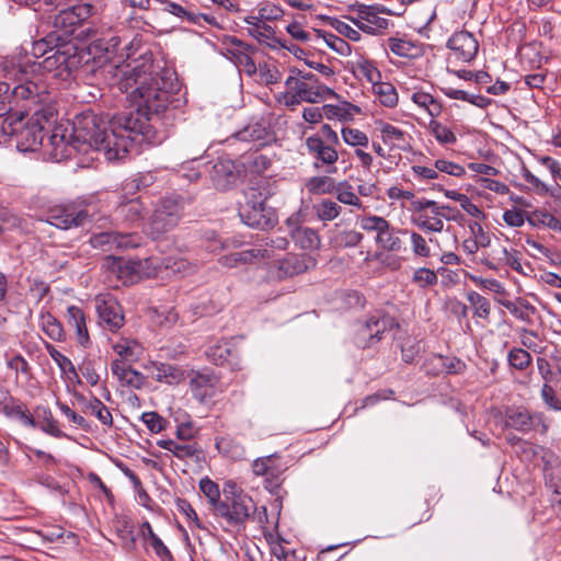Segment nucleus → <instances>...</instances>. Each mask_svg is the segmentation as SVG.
I'll return each mask as SVG.
<instances>
[{
  "instance_id": "obj_62",
  "label": "nucleus",
  "mask_w": 561,
  "mask_h": 561,
  "mask_svg": "<svg viewBox=\"0 0 561 561\" xmlns=\"http://www.w3.org/2000/svg\"><path fill=\"white\" fill-rule=\"evenodd\" d=\"M343 140L351 146H368V137L365 133L355 128H343L342 129Z\"/></svg>"
},
{
  "instance_id": "obj_59",
  "label": "nucleus",
  "mask_w": 561,
  "mask_h": 561,
  "mask_svg": "<svg viewBox=\"0 0 561 561\" xmlns=\"http://www.w3.org/2000/svg\"><path fill=\"white\" fill-rule=\"evenodd\" d=\"M279 271L286 276H294L302 273L306 265L296 256H288L279 261Z\"/></svg>"
},
{
  "instance_id": "obj_54",
  "label": "nucleus",
  "mask_w": 561,
  "mask_h": 561,
  "mask_svg": "<svg viewBox=\"0 0 561 561\" xmlns=\"http://www.w3.org/2000/svg\"><path fill=\"white\" fill-rule=\"evenodd\" d=\"M412 282L421 288H426L435 286L438 282V277L433 270L420 267L414 272Z\"/></svg>"
},
{
  "instance_id": "obj_58",
  "label": "nucleus",
  "mask_w": 561,
  "mask_h": 561,
  "mask_svg": "<svg viewBox=\"0 0 561 561\" xmlns=\"http://www.w3.org/2000/svg\"><path fill=\"white\" fill-rule=\"evenodd\" d=\"M157 444L164 449L173 451V456H195L198 453L196 449H192V445H180L172 439H161Z\"/></svg>"
},
{
  "instance_id": "obj_16",
  "label": "nucleus",
  "mask_w": 561,
  "mask_h": 561,
  "mask_svg": "<svg viewBox=\"0 0 561 561\" xmlns=\"http://www.w3.org/2000/svg\"><path fill=\"white\" fill-rule=\"evenodd\" d=\"M209 175L217 190L226 191L239 179V170L232 160L218 158L213 164Z\"/></svg>"
},
{
  "instance_id": "obj_49",
  "label": "nucleus",
  "mask_w": 561,
  "mask_h": 561,
  "mask_svg": "<svg viewBox=\"0 0 561 561\" xmlns=\"http://www.w3.org/2000/svg\"><path fill=\"white\" fill-rule=\"evenodd\" d=\"M428 129L440 144L453 145L457 141L456 135L438 121L432 119Z\"/></svg>"
},
{
  "instance_id": "obj_61",
  "label": "nucleus",
  "mask_w": 561,
  "mask_h": 561,
  "mask_svg": "<svg viewBox=\"0 0 561 561\" xmlns=\"http://www.w3.org/2000/svg\"><path fill=\"white\" fill-rule=\"evenodd\" d=\"M377 125L379 126V130L381 133V137H382V141L383 142H389V141H403L404 140V131L399 129L398 127L389 124V123H385L382 121H379L377 123Z\"/></svg>"
},
{
  "instance_id": "obj_30",
  "label": "nucleus",
  "mask_w": 561,
  "mask_h": 561,
  "mask_svg": "<svg viewBox=\"0 0 561 561\" xmlns=\"http://www.w3.org/2000/svg\"><path fill=\"white\" fill-rule=\"evenodd\" d=\"M538 373L543 379V383L552 385L557 390L561 391V368H552L550 362L546 357H537L536 359Z\"/></svg>"
},
{
  "instance_id": "obj_57",
  "label": "nucleus",
  "mask_w": 561,
  "mask_h": 561,
  "mask_svg": "<svg viewBox=\"0 0 561 561\" xmlns=\"http://www.w3.org/2000/svg\"><path fill=\"white\" fill-rule=\"evenodd\" d=\"M422 368L428 376L435 377L444 374V356L440 354L430 355L425 358Z\"/></svg>"
},
{
  "instance_id": "obj_5",
  "label": "nucleus",
  "mask_w": 561,
  "mask_h": 561,
  "mask_svg": "<svg viewBox=\"0 0 561 561\" xmlns=\"http://www.w3.org/2000/svg\"><path fill=\"white\" fill-rule=\"evenodd\" d=\"M99 219L98 205L88 199L55 205L45 214V221L61 230L81 228Z\"/></svg>"
},
{
  "instance_id": "obj_4",
  "label": "nucleus",
  "mask_w": 561,
  "mask_h": 561,
  "mask_svg": "<svg viewBox=\"0 0 561 561\" xmlns=\"http://www.w3.org/2000/svg\"><path fill=\"white\" fill-rule=\"evenodd\" d=\"M273 195L268 185L249 187L244 191V201L239 203L238 215L241 221L255 229L267 230L278 222L277 211L266 204Z\"/></svg>"
},
{
  "instance_id": "obj_22",
  "label": "nucleus",
  "mask_w": 561,
  "mask_h": 561,
  "mask_svg": "<svg viewBox=\"0 0 561 561\" xmlns=\"http://www.w3.org/2000/svg\"><path fill=\"white\" fill-rule=\"evenodd\" d=\"M407 229H396L388 222L387 229L379 237H376V243L386 251L401 252L405 251L404 242L401 240L400 234L407 236Z\"/></svg>"
},
{
  "instance_id": "obj_27",
  "label": "nucleus",
  "mask_w": 561,
  "mask_h": 561,
  "mask_svg": "<svg viewBox=\"0 0 561 561\" xmlns=\"http://www.w3.org/2000/svg\"><path fill=\"white\" fill-rule=\"evenodd\" d=\"M500 304L518 320L533 324L531 314H535L537 309L528 300L518 298L516 302L511 300H501Z\"/></svg>"
},
{
  "instance_id": "obj_24",
  "label": "nucleus",
  "mask_w": 561,
  "mask_h": 561,
  "mask_svg": "<svg viewBox=\"0 0 561 561\" xmlns=\"http://www.w3.org/2000/svg\"><path fill=\"white\" fill-rule=\"evenodd\" d=\"M207 358L216 366L228 364L234 366L237 364L236 351L228 342L217 343L208 347L206 352Z\"/></svg>"
},
{
  "instance_id": "obj_51",
  "label": "nucleus",
  "mask_w": 561,
  "mask_h": 561,
  "mask_svg": "<svg viewBox=\"0 0 561 561\" xmlns=\"http://www.w3.org/2000/svg\"><path fill=\"white\" fill-rule=\"evenodd\" d=\"M336 198L340 203L362 208V202L352 191V186L347 182H340L336 187Z\"/></svg>"
},
{
  "instance_id": "obj_15",
  "label": "nucleus",
  "mask_w": 561,
  "mask_h": 561,
  "mask_svg": "<svg viewBox=\"0 0 561 561\" xmlns=\"http://www.w3.org/2000/svg\"><path fill=\"white\" fill-rule=\"evenodd\" d=\"M227 43L230 45L228 48L230 59L247 75H255L257 69L254 60L251 57V55L255 51V48L234 36H229L227 38Z\"/></svg>"
},
{
  "instance_id": "obj_63",
  "label": "nucleus",
  "mask_w": 561,
  "mask_h": 561,
  "mask_svg": "<svg viewBox=\"0 0 561 561\" xmlns=\"http://www.w3.org/2000/svg\"><path fill=\"white\" fill-rule=\"evenodd\" d=\"M78 26L82 25L94 13V7L90 3H80L67 8Z\"/></svg>"
},
{
  "instance_id": "obj_18",
  "label": "nucleus",
  "mask_w": 561,
  "mask_h": 561,
  "mask_svg": "<svg viewBox=\"0 0 561 561\" xmlns=\"http://www.w3.org/2000/svg\"><path fill=\"white\" fill-rule=\"evenodd\" d=\"M78 25L75 22V16L71 15L67 8L60 9L59 13L54 16L53 20V30L49 33H54L58 37L64 41L60 42L61 45L65 43H75L71 39V35H73Z\"/></svg>"
},
{
  "instance_id": "obj_31",
  "label": "nucleus",
  "mask_w": 561,
  "mask_h": 561,
  "mask_svg": "<svg viewBox=\"0 0 561 561\" xmlns=\"http://www.w3.org/2000/svg\"><path fill=\"white\" fill-rule=\"evenodd\" d=\"M527 221L533 227L545 226L553 231H561V220L543 209H536L528 214Z\"/></svg>"
},
{
  "instance_id": "obj_12",
  "label": "nucleus",
  "mask_w": 561,
  "mask_h": 561,
  "mask_svg": "<svg viewBox=\"0 0 561 561\" xmlns=\"http://www.w3.org/2000/svg\"><path fill=\"white\" fill-rule=\"evenodd\" d=\"M96 311L100 318V322L104 325V328L112 332H116L125 323L123 308L113 297H98Z\"/></svg>"
},
{
  "instance_id": "obj_50",
  "label": "nucleus",
  "mask_w": 561,
  "mask_h": 561,
  "mask_svg": "<svg viewBox=\"0 0 561 561\" xmlns=\"http://www.w3.org/2000/svg\"><path fill=\"white\" fill-rule=\"evenodd\" d=\"M256 73H259L260 80L266 85L277 83L282 80V73L275 65L268 62H260L256 66Z\"/></svg>"
},
{
  "instance_id": "obj_36",
  "label": "nucleus",
  "mask_w": 561,
  "mask_h": 561,
  "mask_svg": "<svg viewBox=\"0 0 561 561\" xmlns=\"http://www.w3.org/2000/svg\"><path fill=\"white\" fill-rule=\"evenodd\" d=\"M267 136L268 128L261 122L250 123L236 134V137L241 141L265 140Z\"/></svg>"
},
{
  "instance_id": "obj_55",
  "label": "nucleus",
  "mask_w": 561,
  "mask_h": 561,
  "mask_svg": "<svg viewBox=\"0 0 561 561\" xmlns=\"http://www.w3.org/2000/svg\"><path fill=\"white\" fill-rule=\"evenodd\" d=\"M439 217L440 216H436L431 219L426 214H420L413 217V222L423 230L440 232L444 229V222Z\"/></svg>"
},
{
  "instance_id": "obj_19",
  "label": "nucleus",
  "mask_w": 561,
  "mask_h": 561,
  "mask_svg": "<svg viewBox=\"0 0 561 561\" xmlns=\"http://www.w3.org/2000/svg\"><path fill=\"white\" fill-rule=\"evenodd\" d=\"M33 417L35 421V426L33 428H39L55 437H61L64 435L59 428L58 421L54 417L53 412L48 407L36 405L34 408Z\"/></svg>"
},
{
  "instance_id": "obj_17",
  "label": "nucleus",
  "mask_w": 561,
  "mask_h": 561,
  "mask_svg": "<svg viewBox=\"0 0 561 561\" xmlns=\"http://www.w3.org/2000/svg\"><path fill=\"white\" fill-rule=\"evenodd\" d=\"M145 209L146 208L140 196L130 199H127L125 196H121L115 214L117 218H121L123 221L131 225L144 218Z\"/></svg>"
},
{
  "instance_id": "obj_13",
  "label": "nucleus",
  "mask_w": 561,
  "mask_h": 561,
  "mask_svg": "<svg viewBox=\"0 0 561 561\" xmlns=\"http://www.w3.org/2000/svg\"><path fill=\"white\" fill-rule=\"evenodd\" d=\"M137 236L133 233H121L116 231H104L91 237L90 243L95 249L111 251L117 249H130L138 247Z\"/></svg>"
},
{
  "instance_id": "obj_8",
  "label": "nucleus",
  "mask_w": 561,
  "mask_h": 561,
  "mask_svg": "<svg viewBox=\"0 0 561 561\" xmlns=\"http://www.w3.org/2000/svg\"><path fill=\"white\" fill-rule=\"evenodd\" d=\"M191 199L183 195L172 194L163 197L152 214L150 220L151 233L159 237L172 230L181 219L184 208Z\"/></svg>"
},
{
  "instance_id": "obj_53",
  "label": "nucleus",
  "mask_w": 561,
  "mask_h": 561,
  "mask_svg": "<svg viewBox=\"0 0 561 561\" xmlns=\"http://www.w3.org/2000/svg\"><path fill=\"white\" fill-rule=\"evenodd\" d=\"M388 222L383 217L371 215L363 217L359 225L363 230L368 232L375 231L377 233L376 237H379L387 229Z\"/></svg>"
},
{
  "instance_id": "obj_33",
  "label": "nucleus",
  "mask_w": 561,
  "mask_h": 561,
  "mask_svg": "<svg viewBox=\"0 0 561 561\" xmlns=\"http://www.w3.org/2000/svg\"><path fill=\"white\" fill-rule=\"evenodd\" d=\"M4 415L7 417L16 420L25 427L32 428L35 426V421L33 417L34 411L31 412L19 399L11 405V408H7Z\"/></svg>"
},
{
  "instance_id": "obj_34",
  "label": "nucleus",
  "mask_w": 561,
  "mask_h": 561,
  "mask_svg": "<svg viewBox=\"0 0 561 561\" xmlns=\"http://www.w3.org/2000/svg\"><path fill=\"white\" fill-rule=\"evenodd\" d=\"M507 364L511 369L525 371L531 366L533 356L523 347H513L507 353Z\"/></svg>"
},
{
  "instance_id": "obj_23",
  "label": "nucleus",
  "mask_w": 561,
  "mask_h": 561,
  "mask_svg": "<svg viewBox=\"0 0 561 561\" xmlns=\"http://www.w3.org/2000/svg\"><path fill=\"white\" fill-rule=\"evenodd\" d=\"M285 84L289 92H294L304 102L318 103L321 101V94L316 92L314 84L305 82L295 76H289L286 79Z\"/></svg>"
},
{
  "instance_id": "obj_3",
  "label": "nucleus",
  "mask_w": 561,
  "mask_h": 561,
  "mask_svg": "<svg viewBox=\"0 0 561 561\" xmlns=\"http://www.w3.org/2000/svg\"><path fill=\"white\" fill-rule=\"evenodd\" d=\"M13 88L0 81V117L8 118L19 112L32 111L33 106L53 100L46 84L33 80L27 68L13 69Z\"/></svg>"
},
{
  "instance_id": "obj_52",
  "label": "nucleus",
  "mask_w": 561,
  "mask_h": 561,
  "mask_svg": "<svg viewBox=\"0 0 561 561\" xmlns=\"http://www.w3.org/2000/svg\"><path fill=\"white\" fill-rule=\"evenodd\" d=\"M500 256L502 257V266H510L515 272L526 275L524 272L523 265L520 263V252L512 249L511 251L506 248L502 247L499 251Z\"/></svg>"
},
{
  "instance_id": "obj_26",
  "label": "nucleus",
  "mask_w": 561,
  "mask_h": 561,
  "mask_svg": "<svg viewBox=\"0 0 561 561\" xmlns=\"http://www.w3.org/2000/svg\"><path fill=\"white\" fill-rule=\"evenodd\" d=\"M114 527L122 541V547L128 552L136 550L135 526L133 522L124 516L114 522Z\"/></svg>"
},
{
  "instance_id": "obj_29",
  "label": "nucleus",
  "mask_w": 561,
  "mask_h": 561,
  "mask_svg": "<svg viewBox=\"0 0 561 561\" xmlns=\"http://www.w3.org/2000/svg\"><path fill=\"white\" fill-rule=\"evenodd\" d=\"M291 239L304 250H316L320 247L318 232L309 227L295 228Z\"/></svg>"
},
{
  "instance_id": "obj_35",
  "label": "nucleus",
  "mask_w": 561,
  "mask_h": 561,
  "mask_svg": "<svg viewBox=\"0 0 561 561\" xmlns=\"http://www.w3.org/2000/svg\"><path fill=\"white\" fill-rule=\"evenodd\" d=\"M373 92L378 96L379 102L386 107H394L398 104V93L390 82L378 81L373 85Z\"/></svg>"
},
{
  "instance_id": "obj_6",
  "label": "nucleus",
  "mask_w": 561,
  "mask_h": 561,
  "mask_svg": "<svg viewBox=\"0 0 561 561\" xmlns=\"http://www.w3.org/2000/svg\"><path fill=\"white\" fill-rule=\"evenodd\" d=\"M502 422L505 428L523 434L534 432L545 436L550 427V419L543 412L530 410L525 405L506 407Z\"/></svg>"
},
{
  "instance_id": "obj_37",
  "label": "nucleus",
  "mask_w": 561,
  "mask_h": 561,
  "mask_svg": "<svg viewBox=\"0 0 561 561\" xmlns=\"http://www.w3.org/2000/svg\"><path fill=\"white\" fill-rule=\"evenodd\" d=\"M42 329L49 339L56 342L66 340V332L61 322L50 313L42 317Z\"/></svg>"
},
{
  "instance_id": "obj_2",
  "label": "nucleus",
  "mask_w": 561,
  "mask_h": 561,
  "mask_svg": "<svg viewBox=\"0 0 561 561\" xmlns=\"http://www.w3.org/2000/svg\"><path fill=\"white\" fill-rule=\"evenodd\" d=\"M50 103L51 100L33 106L32 111L3 118L2 134L13 137L20 151L37 150L57 119V111Z\"/></svg>"
},
{
  "instance_id": "obj_56",
  "label": "nucleus",
  "mask_w": 561,
  "mask_h": 561,
  "mask_svg": "<svg viewBox=\"0 0 561 561\" xmlns=\"http://www.w3.org/2000/svg\"><path fill=\"white\" fill-rule=\"evenodd\" d=\"M283 470L277 467L274 461L270 463L267 471L265 473V489H267L271 493H276L280 488L282 480L280 474Z\"/></svg>"
},
{
  "instance_id": "obj_39",
  "label": "nucleus",
  "mask_w": 561,
  "mask_h": 561,
  "mask_svg": "<svg viewBox=\"0 0 561 561\" xmlns=\"http://www.w3.org/2000/svg\"><path fill=\"white\" fill-rule=\"evenodd\" d=\"M336 183L328 175L312 176L306 183V188L311 194H331L335 192Z\"/></svg>"
},
{
  "instance_id": "obj_40",
  "label": "nucleus",
  "mask_w": 561,
  "mask_h": 561,
  "mask_svg": "<svg viewBox=\"0 0 561 561\" xmlns=\"http://www.w3.org/2000/svg\"><path fill=\"white\" fill-rule=\"evenodd\" d=\"M199 489L208 499L210 511L215 515L219 507V503H221V494L218 484L208 478H204L199 481Z\"/></svg>"
},
{
  "instance_id": "obj_7",
  "label": "nucleus",
  "mask_w": 561,
  "mask_h": 561,
  "mask_svg": "<svg viewBox=\"0 0 561 561\" xmlns=\"http://www.w3.org/2000/svg\"><path fill=\"white\" fill-rule=\"evenodd\" d=\"M399 327L400 324L396 318L385 312L376 311L365 320L357 321L354 332V343L358 348H370L382 340L387 331Z\"/></svg>"
},
{
  "instance_id": "obj_25",
  "label": "nucleus",
  "mask_w": 561,
  "mask_h": 561,
  "mask_svg": "<svg viewBox=\"0 0 561 561\" xmlns=\"http://www.w3.org/2000/svg\"><path fill=\"white\" fill-rule=\"evenodd\" d=\"M78 401L81 403L82 412L95 415L104 425L112 426L113 417L107 407L96 397L87 400L84 396H77Z\"/></svg>"
},
{
  "instance_id": "obj_44",
  "label": "nucleus",
  "mask_w": 561,
  "mask_h": 561,
  "mask_svg": "<svg viewBox=\"0 0 561 561\" xmlns=\"http://www.w3.org/2000/svg\"><path fill=\"white\" fill-rule=\"evenodd\" d=\"M467 299L473 308V314L478 318L488 320L491 313L490 301L479 293L471 290L467 294Z\"/></svg>"
},
{
  "instance_id": "obj_47",
  "label": "nucleus",
  "mask_w": 561,
  "mask_h": 561,
  "mask_svg": "<svg viewBox=\"0 0 561 561\" xmlns=\"http://www.w3.org/2000/svg\"><path fill=\"white\" fill-rule=\"evenodd\" d=\"M358 18L379 30H386L389 24L387 19L380 18L378 15V9L374 5H359Z\"/></svg>"
},
{
  "instance_id": "obj_42",
  "label": "nucleus",
  "mask_w": 561,
  "mask_h": 561,
  "mask_svg": "<svg viewBox=\"0 0 561 561\" xmlns=\"http://www.w3.org/2000/svg\"><path fill=\"white\" fill-rule=\"evenodd\" d=\"M318 37H322L327 45L336 51L337 54L342 56H348L352 53L351 45L343 38L336 36L335 34L321 31V30H314Z\"/></svg>"
},
{
  "instance_id": "obj_28",
  "label": "nucleus",
  "mask_w": 561,
  "mask_h": 561,
  "mask_svg": "<svg viewBox=\"0 0 561 561\" xmlns=\"http://www.w3.org/2000/svg\"><path fill=\"white\" fill-rule=\"evenodd\" d=\"M426 208H430L431 211L435 215V216H440L447 220H451V221H458L462 215L459 210H455V214L454 215H445L443 214V209H449L451 210V207L448 206V205H439L437 202L435 201H431V199H417V201H413L412 202V210L414 213H417L419 215L420 214H423V210H425Z\"/></svg>"
},
{
  "instance_id": "obj_14",
  "label": "nucleus",
  "mask_w": 561,
  "mask_h": 561,
  "mask_svg": "<svg viewBox=\"0 0 561 561\" xmlns=\"http://www.w3.org/2000/svg\"><path fill=\"white\" fill-rule=\"evenodd\" d=\"M447 47L458 60L470 62L478 54L479 43L470 32L459 31L448 39Z\"/></svg>"
},
{
  "instance_id": "obj_1",
  "label": "nucleus",
  "mask_w": 561,
  "mask_h": 561,
  "mask_svg": "<svg viewBox=\"0 0 561 561\" xmlns=\"http://www.w3.org/2000/svg\"><path fill=\"white\" fill-rule=\"evenodd\" d=\"M111 47L103 46L102 41L94 42L89 51L80 49L76 43L59 44L56 49L41 62L30 66L28 73L33 80L45 84L35 73L37 70L50 73L53 78L66 81L80 67H89L92 49L104 50L106 55L115 51L118 44L116 37ZM91 72L96 77L108 80L110 85H116L121 92L128 93L134 111H124L113 116L96 114L85 110L72 119V133L68 144L80 152L89 149L102 151L107 160H118L125 157L135 146L144 142L158 141V129L164 125L163 119L174 116L180 106V83L175 72L168 68L156 66L147 53L140 55L135 66L115 65L108 56L92 57Z\"/></svg>"
},
{
  "instance_id": "obj_64",
  "label": "nucleus",
  "mask_w": 561,
  "mask_h": 561,
  "mask_svg": "<svg viewBox=\"0 0 561 561\" xmlns=\"http://www.w3.org/2000/svg\"><path fill=\"white\" fill-rule=\"evenodd\" d=\"M556 390L552 385L543 383L540 391L541 399L551 410L561 411V401L556 396Z\"/></svg>"
},
{
  "instance_id": "obj_60",
  "label": "nucleus",
  "mask_w": 561,
  "mask_h": 561,
  "mask_svg": "<svg viewBox=\"0 0 561 561\" xmlns=\"http://www.w3.org/2000/svg\"><path fill=\"white\" fill-rule=\"evenodd\" d=\"M140 419L152 433L163 431L169 424V422L157 412H145L141 414Z\"/></svg>"
},
{
  "instance_id": "obj_32",
  "label": "nucleus",
  "mask_w": 561,
  "mask_h": 561,
  "mask_svg": "<svg viewBox=\"0 0 561 561\" xmlns=\"http://www.w3.org/2000/svg\"><path fill=\"white\" fill-rule=\"evenodd\" d=\"M156 369L157 381H164L169 385H178L182 380H184V371L179 366L168 363H160L159 365L156 366Z\"/></svg>"
},
{
  "instance_id": "obj_10",
  "label": "nucleus",
  "mask_w": 561,
  "mask_h": 561,
  "mask_svg": "<svg viewBox=\"0 0 561 561\" xmlns=\"http://www.w3.org/2000/svg\"><path fill=\"white\" fill-rule=\"evenodd\" d=\"M307 153L312 158L313 168L323 170L328 174L336 172L335 163L339 159L336 146L325 142L320 135L306 138Z\"/></svg>"
},
{
  "instance_id": "obj_43",
  "label": "nucleus",
  "mask_w": 561,
  "mask_h": 561,
  "mask_svg": "<svg viewBox=\"0 0 561 561\" xmlns=\"http://www.w3.org/2000/svg\"><path fill=\"white\" fill-rule=\"evenodd\" d=\"M44 346L49 356L55 360V363L58 365L59 369L65 373L72 375L73 377L78 378L77 370L72 364V362L61 354L51 343L44 341Z\"/></svg>"
},
{
  "instance_id": "obj_48",
  "label": "nucleus",
  "mask_w": 561,
  "mask_h": 561,
  "mask_svg": "<svg viewBox=\"0 0 561 561\" xmlns=\"http://www.w3.org/2000/svg\"><path fill=\"white\" fill-rule=\"evenodd\" d=\"M240 265L252 264L260 260L272 257V251L268 249L254 248L234 252Z\"/></svg>"
},
{
  "instance_id": "obj_11",
  "label": "nucleus",
  "mask_w": 561,
  "mask_h": 561,
  "mask_svg": "<svg viewBox=\"0 0 561 561\" xmlns=\"http://www.w3.org/2000/svg\"><path fill=\"white\" fill-rule=\"evenodd\" d=\"M220 376L210 369L193 371L190 379V390L193 398L199 403H206L216 394Z\"/></svg>"
},
{
  "instance_id": "obj_21",
  "label": "nucleus",
  "mask_w": 561,
  "mask_h": 561,
  "mask_svg": "<svg viewBox=\"0 0 561 561\" xmlns=\"http://www.w3.org/2000/svg\"><path fill=\"white\" fill-rule=\"evenodd\" d=\"M388 47L394 55L409 59H416L424 54V48L421 43L409 39L390 37L388 39Z\"/></svg>"
},
{
  "instance_id": "obj_20",
  "label": "nucleus",
  "mask_w": 561,
  "mask_h": 561,
  "mask_svg": "<svg viewBox=\"0 0 561 561\" xmlns=\"http://www.w3.org/2000/svg\"><path fill=\"white\" fill-rule=\"evenodd\" d=\"M67 321L71 328H75L78 343L83 347H88L90 345V336L83 310L77 306H69L67 308Z\"/></svg>"
},
{
  "instance_id": "obj_45",
  "label": "nucleus",
  "mask_w": 561,
  "mask_h": 561,
  "mask_svg": "<svg viewBox=\"0 0 561 561\" xmlns=\"http://www.w3.org/2000/svg\"><path fill=\"white\" fill-rule=\"evenodd\" d=\"M356 68L359 75L363 76L373 85L381 80V72L376 67L375 61L370 59L359 56V59L356 61Z\"/></svg>"
},
{
  "instance_id": "obj_38",
  "label": "nucleus",
  "mask_w": 561,
  "mask_h": 561,
  "mask_svg": "<svg viewBox=\"0 0 561 561\" xmlns=\"http://www.w3.org/2000/svg\"><path fill=\"white\" fill-rule=\"evenodd\" d=\"M249 27L248 34L254 37L259 43L266 42L272 38L273 27L263 21H259L256 16H249L245 19Z\"/></svg>"
},
{
  "instance_id": "obj_9",
  "label": "nucleus",
  "mask_w": 561,
  "mask_h": 561,
  "mask_svg": "<svg viewBox=\"0 0 561 561\" xmlns=\"http://www.w3.org/2000/svg\"><path fill=\"white\" fill-rule=\"evenodd\" d=\"M255 511L256 505L253 499L245 492H239V495L230 497L228 502L221 501L215 516L225 519L229 526L244 527L245 522Z\"/></svg>"
},
{
  "instance_id": "obj_41",
  "label": "nucleus",
  "mask_w": 561,
  "mask_h": 561,
  "mask_svg": "<svg viewBox=\"0 0 561 561\" xmlns=\"http://www.w3.org/2000/svg\"><path fill=\"white\" fill-rule=\"evenodd\" d=\"M313 209L320 220L330 221L341 214L342 207L337 203L325 198L313 205Z\"/></svg>"
},
{
  "instance_id": "obj_46",
  "label": "nucleus",
  "mask_w": 561,
  "mask_h": 561,
  "mask_svg": "<svg viewBox=\"0 0 561 561\" xmlns=\"http://www.w3.org/2000/svg\"><path fill=\"white\" fill-rule=\"evenodd\" d=\"M62 41V38L58 37L54 33L48 32L44 37L34 42L33 54L35 56H44L53 53Z\"/></svg>"
}]
</instances>
